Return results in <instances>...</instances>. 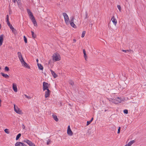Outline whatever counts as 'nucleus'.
Returning <instances> with one entry per match:
<instances>
[{"label": "nucleus", "mask_w": 146, "mask_h": 146, "mask_svg": "<svg viewBox=\"0 0 146 146\" xmlns=\"http://www.w3.org/2000/svg\"><path fill=\"white\" fill-rule=\"evenodd\" d=\"M37 65H38V68L40 70H43V67L41 65V64H39L38 63Z\"/></svg>", "instance_id": "18"}, {"label": "nucleus", "mask_w": 146, "mask_h": 146, "mask_svg": "<svg viewBox=\"0 0 146 146\" xmlns=\"http://www.w3.org/2000/svg\"><path fill=\"white\" fill-rule=\"evenodd\" d=\"M1 24H0V29H1Z\"/></svg>", "instance_id": "49"}, {"label": "nucleus", "mask_w": 146, "mask_h": 146, "mask_svg": "<svg viewBox=\"0 0 146 146\" xmlns=\"http://www.w3.org/2000/svg\"><path fill=\"white\" fill-rule=\"evenodd\" d=\"M23 142L27 143L29 146H36L35 144L29 140L26 139L23 141Z\"/></svg>", "instance_id": "5"}, {"label": "nucleus", "mask_w": 146, "mask_h": 146, "mask_svg": "<svg viewBox=\"0 0 146 146\" xmlns=\"http://www.w3.org/2000/svg\"><path fill=\"white\" fill-rule=\"evenodd\" d=\"M1 99H0V107L1 106Z\"/></svg>", "instance_id": "44"}, {"label": "nucleus", "mask_w": 146, "mask_h": 146, "mask_svg": "<svg viewBox=\"0 0 146 146\" xmlns=\"http://www.w3.org/2000/svg\"><path fill=\"white\" fill-rule=\"evenodd\" d=\"M4 131L7 134H9V131L8 129H6L4 130Z\"/></svg>", "instance_id": "28"}, {"label": "nucleus", "mask_w": 146, "mask_h": 146, "mask_svg": "<svg viewBox=\"0 0 146 146\" xmlns=\"http://www.w3.org/2000/svg\"><path fill=\"white\" fill-rule=\"evenodd\" d=\"M51 143V140L50 139H48L47 140V145L50 144Z\"/></svg>", "instance_id": "30"}, {"label": "nucleus", "mask_w": 146, "mask_h": 146, "mask_svg": "<svg viewBox=\"0 0 146 146\" xmlns=\"http://www.w3.org/2000/svg\"><path fill=\"white\" fill-rule=\"evenodd\" d=\"M111 20L113 24L116 25L117 23V21L114 16H113L111 18Z\"/></svg>", "instance_id": "13"}, {"label": "nucleus", "mask_w": 146, "mask_h": 146, "mask_svg": "<svg viewBox=\"0 0 146 146\" xmlns=\"http://www.w3.org/2000/svg\"><path fill=\"white\" fill-rule=\"evenodd\" d=\"M135 142V140H133L130 141L127 144L129 146H131L133 143Z\"/></svg>", "instance_id": "21"}, {"label": "nucleus", "mask_w": 146, "mask_h": 146, "mask_svg": "<svg viewBox=\"0 0 146 146\" xmlns=\"http://www.w3.org/2000/svg\"><path fill=\"white\" fill-rule=\"evenodd\" d=\"M14 111L18 114H21L23 113L22 111L15 104L14 105Z\"/></svg>", "instance_id": "3"}, {"label": "nucleus", "mask_w": 146, "mask_h": 146, "mask_svg": "<svg viewBox=\"0 0 146 146\" xmlns=\"http://www.w3.org/2000/svg\"><path fill=\"white\" fill-rule=\"evenodd\" d=\"M67 133L70 136H72L73 135V133L70 129V125L68 126Z\"/></svg>", "instance_id": "9"}, {"label": "nucleus", "mask_w": 146, "mask_h": 146, "mask_svg": "<svg viewBox=\"0 0 146 146\" xmlns=\"http://www.w3.org/2000/svg\"><path fill=\"white\" fill-rule=\"evenodd\" d=\"M85 33H86V32L85 31H83L82 35V36H81L83 38L84 36Z\"/></svg>", "instance_id": "29"}, {"label": "nucleus", "mask_w": 146, "mask_h": 146, "mask_svg": "<svg viewBox=\"0 0 146 146\" xmlns=\"http://www.w3.org/2000/svg\"><path fill=\"white\" fill-rule=\"evenodd\" d=\"M27 12L29 15L30 18L31 19L33 18H34L32 12L29 9H27Z\"/></svg>", "instance_id": "6"}, {"label": "nucleus", "mask_w": 146, "mask_h": 146, "mask_svg": "<svg viewBox=\"0 0 146 146\" xmlns=\"http://www.w3.org/2000/svg\"><path fill=\"white\" fill-rule=\"evenodd\" d=\"M5 70L6 71H8L9 70V68L7 66H6L5 68Z\"/></svg>", "instance_id": "35"}, {"label": "nucleus", "mask_w": 146, "mask_h": 146, "mask_svg": "<svg viewBox=\"0 0 146 146\" xmlns=\"http://www.w3.org/2000/svg\"><path fill=\"white\" fill-rule=\"evenodd\" d=\"M74 41H76V40H74Z\"/></svg>", "instance_id": "51"}, {"label": "nucleus", "mask_w": 146, "mask_h": 146, "mask_svg": "<svg viewBox=\"0 0 146 146\" xmlns=\"http://www.w3.org/2000/svg\"><path fill=\"white\" fill-rule=\"evenodd\" d=\"M74 19L73 17L72 18L70 21V24L72 27L75 28H76V27L74 23Z\"/></svg>", "instance_id": "7"}, {"label": "nucleus", "mask_w": 146, "mask_h": 146, "mask_svg": "<svg viewBox=\"0 0 146 146\" xmlns=\"http://www.w3.org/2000/svg\"><path fill=\"white\" fill-rule=\"evenodd\" d=\"M124 146H129L128 144H126V145H125Z\"/></svg>", "instance_id": "46"}, {"label": "nucleus", "mask_w": 146, "mask_h": 146, "mask_svg": "<svg viewBox=\"0 0 146 146\" xmlns=\"http://www.w3.org/2000/svg\"><path fill=\"white\" fill-rule=\"evenodd\" d=\"M17 55L19 58H21V57H22V54L20 52H19L17 53Z\"/></svg>", "instance_id": "23"}, {"label": "nucleus", "mask_w": 146, "mask_h": 146, "mask_svg": "<svg viewBox=\"0 0 146 146\" xmlns=\"http://www.w3.org/2000/svg\"><path fill=\"white\" fill-rule=\"evenodd\" d=\"M123 112L124 113L127 114L128 113V110H123Z\"/></svg>", "instance_id": "36"}, {"label": "nucleus", "mask_w": 146, "mask_h": 146, "mask_svg": "<svg viewBox=\"0 0 146 146\" xmlns=\"http://www.w3.org/2000/svg\"><path fill=\"white\" fill-rule=\"evenodd\" d=\"M38 59H36V62H37V63H38Z\"/></svg>", "instance_id": "45"}, {"label": "nucleus", "mask_w": 146, "mask_h": 146, "mask_svg": "<svg viewBox=\"0 0 146 146\" xmlns=\"http://www.w3.org/2000/svg\"><path fill=\"white\" fill-rule=\"evenodd\" d=\"M93 118L92 117L91 118L90 121H91V122H92L93 121Z\"/></svg>", "instance_id": "43"}, {"label": "nucleus", "mask_w": 146, "mask_h": 146, "mask_svg": "<svg viewBox=\"0 0 146 146\" xmlns=\"http://www.w3.org/2000/svg\"><path fill=\"white\" fill-rule=\"evenodd\" d=\"M21 64L23 66L27 68H30V67L28 66L27 64L25 62V61L23 62H22Z\"/></svg>", "instance_id": "17"}, {"label": "nucleus", "mask_w": 146, "mask_h": 146, "mask_svg": "<svg viewBox=\"0 0 146 146\" xmlns=\"http://www.w3.org/2000/svg\"><path fill=\"white\" fill-rule=\"evenodd\" d=\"M21 135V133H19L16 136V140H18L19 138L20 137Z\"/></svg>", "instance_id": "24"}, {"label": "nucleus", "mask_w": 146, "mask_h": 146, "mask_svg": "<svg viewBox=\"0 0 146 146\" xmlns=\"http://www.w3.org/2000/svg\"><path fill=\"white\" fill-rule=\"evenodd\" d=\"M23 38H24V41H25V43H27V38L25 36H24Z\"/></svg>", "instance_id": "34"}, {"label": "nucleus", "mask_w": 146, "mask_h": 146, "mask_svg": "<svg viewBox=\"0 0 146 146\" xmlns=\"http://www.w3.org/2000/svg\"><path fill=\"white\" fill-rule=\"evenodd\" d=\"M32 35L33 38H35L36 37V35H35L33 31H31Z\"/></svg>", "instance_id": "31"}, {"label": "nucleus", "mask_w": 146, "mask_h": 146, "mask_svg": "<svg viewBox=\"0 0 146 146\" xmlns=\"http://www.w3.org/2000/svg\"><path fill=\"white\" fill-rule=\"evenodd\" d=\"M91 122L90 121H87V125H88L91 123Z\"/></svg>", "instance_id": "39"}, {"label": "nucleus", "mask_w": 146, "mask_h": 146, "mask_svg": "<svg viewBox=\"0 0 146 146\" xmlns=\"http://www.w3.org/2000/svg\"><path fill=\"white\" fill-rule=\"evenodd\" d=\"M3 40V35H2L0 36V46H1L2 44Z\"/></svg>", "instance_id": "14"}, {"label": "nucleus", "mask_w": 146, "mask_h": 146, "mask_svg": "<svg viewBox=\"0 0 146 146\" xmlns=\"http://www.w3.org/2000/svg\"><path fill=\"white\" fill-rule=\"evenodd\" d=\"M52 116L54 119L56 121H58V119L57 118V116L54 114L52 115Z\"/></svg>", "instance_id": "20"}, {"label": "nucleus", "mask_w": 146, "mask_h": 146, "mask_svg": "<svg viewBox=\"0 0 146 146\" xmlns=\"http://www.w3.org/2000/svg\"><path fill=\"white\" fill-rule=\"evenodd\" d=\"M50 71L52 75L54 78H55L57 77L58 75L54 72V71L52 70H50Z\"/></svg>", "instance_id": "16"}, {"label": "nucleus", "mask_w": 146, "mask_h": 146, "mask_svg": "<svg viewBox=\"0 0 146 146\" xmlns=\"http://www.w3.org/2000/svg\"><path fill=\"white\" fill-rule=\"evenodd\" d=\"M64 17V21L66 24L68 25L70 24V21L68 16L67 14L66 13H63L62 14Z\"/></svg>", "instance_id": "2"}, {"label": "nucleus", "mask_w": 146, "mask_h": 146, "mask_svg": "<svg viewBox=\"0 0 146 146\" xmlns=\"http://www.w3.org/2000/svg\"><path fill=\"white\" fill-rule=\"evenodd\" d=\"M24 96L28 99L30 100L31 99V97L28 96L26 94H24Z\"/></svg>", "instance_id": "33"}, {"label": "nucleus", "mask_w": 146, "mask_h": 146, "mask_svg": "<svg viewBox=\"0 0 146 146\" xmlns=\"http://www.w3.org/2000/svg\"><path fill=\"white\" fill-rule=\"evenodd\" d=\"M53 60L55 61L60 60L61 59V57L60 54L57 52L53 54L52 56Z\"/></svg>", "instance_id": "1"}, {"label": "nucleus", "mask_w": 146, "mask_h": 146, "mask_svg": "<svg viewBox=\"0 0 146 146\" xmlns=\"http://www.w3.org/2000/svg\"><path fill=\"white\" fill-rule=\"evenodd\" d=\"M43 90L44 91H45L48 89V88L50 87V85L46 82H44L43 83Z\"/></svg>", "instance_id": "4"}, {"label": "nucleus", "mask_w": 146, "mask_h": 146, "mask_svg": "<svg viewBox=\"0 0 146 146\" xmlns=\"http://www.w3.org/2000/svg\"><path fill=\"white\" fill-rule=\"evenodd\" d=\"M23 129H24L25 127V126H24V125H23Z\"/></svg>", "instance_id": "47"}, {"label": "nucleus", "mask_w": 146, "mask_h": 146, "mask_svg": "<svg viewBox=\"0 0 146 146\" xmlns=\"http://www.w3.org/2000/svg\"><path fill=\"white\" fill-rule=\"evenodd\" d=\"M120 131V127H119L118 129L117 133H119Z\"/></svg>", "instance_id": "38"}, {"label": "nucleus", "mask_w": 146, "mask_h": 146, "mask_svg": "<svg viewBox=\"0 0 146 146\" xmlns=\"http://www.w3.org/2000/svg\"><path fill=\"white\" fill-rule=\"evenodd\" d=\"M87 14H86V17H85V18H86H86H87Z\"/></svg>", "instance_id": "48"}, {"label": "nucleus", "mask_w": 146, "mask_h": 146, "mask_svg": "<svg viewBox=\"0 0 146 146\" xmlns=\"http://www.w3.org/2000/svg\"><path fill=\"white\" fill-rule=\"evenodd\" d=\"M9 15H7L6 21H9Z\"/></svg>", "instance_id": "40"}, {"label": "nucleus", "mask_w": 146, "mask_h": 146, "mask_svg": "<svg viewBox=\"0 0 146 146\" xmlns=\"http://www.w3.org/2000/svg\"><path fill=\"white\" fill-rule=\"evenodd\" d=\"M122 51L124 52H125V53H127L128 52H131V50H122Z\"/></svg>", "instance_id": "25"}, {"label": "nucleus", "mask_w": 146, "mask_h": 146, "mask_svg": "<svg viewBox=\"0 0 146 146\" xmlns=\"http://www.w3.org/2000/svg\"><path fill=\"white\" fill-rule=\"evenodd\" d=\"M12 88L13 90L15 92H17V88L16 84H15L14 83H13Z\"/></svg>", "instance_id": "11"}, {"label": "nucleus", "mask_w": 146, "mask_h": 146, "mask_svg": "<svg viewBox=\"0 0 146 146\" xmlns=\"http://www.w3.org/2000/svg\"><path fill=\"white\" fill-rule=\"evenodd\" d=\"M9 27L10 28V29H11V30L14 29V28L13 27L12 25H11Z\"/></svg>", "instance_id": "41"}, {"label": "nucleus", "mask_w": 146, "mask_h": 146, "mask_svg": "<svg viewBox=\"0 0 146 146\" xmlns=\"http://www.w3.org/2000/svg\"><path fill=\"white\" fill-rule=\"evenodd\" d=\"M1 74L3 76V77L6 78H9V76L7 74H5L3 72H1Z\"/></svg>", "instance_id": "22"}, {"label": "nucleus", "mask_w": 146, "mask_h": 146, "mask_svg": "<svg viewBox=\"0 0 146 146\" xmlns=\"http://www.w3.org/2000/svg\"><path fill=\"white\" fill-rule=\"evenodd\" d=\"M121 98L117 97L116 99V100L114 102V103L115 104H118L121 102Z\"/></svg>", "instance_id": "12"}, {"label": "nucleus", "mask_w": 146, "mask_h": 146, "mask_svg": "<svg viewBox=\"0 0 146 146\" xmlns=\"http://www.w3.org/2000/svg\"><path fill=\"white\" fill-rule=\"evenodd\" d=\"M117 8L119 10L120 12H121V6L120 5H117Z\"/></svg>", "instance_id": "27"}, {"label": "nucleus", "mask_w": 146, "mask_h": 146, "mask_svg": "<svg viewBox=\"0 0 146 146\" xmlns=\"http://www.w3.org/2000/svg\"><path fill=\"white\" fill-rule=\"evenodd\" d=\"M12 31L13 33L14 34H16L17 33V31L16 29L14 28L12 30Z\"/></svg>", "instance_id": "32"}, {"label": "nucleus", "mask_w": 146, "mask_h": 146, "mask_svg": "<svg viewBox=\"0 0 146 146\" xmlns=\"http://www.w3.org/2000/svg\"><path fill=\"white\" fill-rule=\"evenodd\" d=\"M20 62H21V63H22V62H23L24 61V60L23 59V58L22 57H21V58H19Z\"/></svg>", "instance_id": "26"}, {"label": "nucleus", "mask_w": 146, "mask_h": 146, "mask_svg": "<svg viewBox=\"0 0 146 146\" xmlns=\"http://www.w3.org/2000/svg\"><path fill=\"white\" fill-rule=\"evenodd\" d=\"M7 24L8 25V26L10 27V26H11L12 25H11L10 23H9V21H6Z\"/></svg>", "instance_id": "37"}, {"label": "nucleus", "mask_w": 146, "mask_h": 146, "mask_svg": "<svg viewBox=\"0 0 146 146\" xmlns=\"http://www.w3.org/2000/svg\"><path fill=\"white\" fill-rule=\"evenodd\" d=\"M17 1V0H13V2L15 3Z\"/></svg>", "instance_id": "42"}, {"label": "nucleus", "mask_w": 146, "mask_h": 146, "mask_svg": "<svg viewBox=\"0 0 146 146\" xmlns=\"http://www.w3.org/2000/svg\"><path fill=\"white\" fill-rule=\"evenodd\" d=\"M32 21V22L33 23L34 25L35 26H37V23L36 22V21L35 18H33L31 19Z\"/></svg>", "instance_id": "15"}, {"label": "nucleus", "mask_w": 146, "mask_h": 146, "mask_svg": "<svg viewBox=\"0 0 146 146\" xmlns=\"http://www.w3.org/2000/svg\"><path fill=\"white\" fill-rule=\"evenodd\" d=\"M17 3H18V5H19V2H17Z\"/></svg>", "instance_id": "50"}, {"label": "nucleus", "mask_w": 146, "mask_h": 146, "mask_svg": "<svg viewBox=\"0 0 146 146\" xmlns=\"http://www.w3.org/2000/svg\"><path fill=\"white\" fill-rule=\"evenodd\" d=\"M83 52L84 54V57L85 58V59L86 60H87V56L86 54V52L85 50V49L83 50Z\"/></svg>", "instance_id": "19"}, {"label": "nucleus", "mask_w": 146, "mask_h": 146, "mask_svg": "<svg viewBox=\"0 0 146 146\" xmlns=\"http://www.w3.org/2000/svg\"><path fill=\"white\" fill-rule=\"evenodd\" d=\"M45 92V96L46 98H47L49 96L50 94V91L48 89L46 90Z\"/></svg>", "instance_id": "10"}, {"label": "nucleus", "mask_w": 146, "mask_h": 146, "mask_svg": "<svg viewBox=\"0 0 146 146\" xmlns=\"http://www.w3.org/2000/svg\"><path fill=\"white\" fill-rule=\"evenodd\" d=\"M15 146H27V145L23 143L18 142L15 143Z\"/></svg>", "instance_id": "8"}]
</instances>
